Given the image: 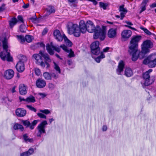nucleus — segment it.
<instances>
[{
	"mask_svg": "<svg viewBox=\"0 0 156 156\" xmlns=\"http://www.w3.org/2000/svg\"><path fill=\"white\" fill-rule=\"evenodd\" d=\"M141 39L140 36H136L133 37L130 42L129 46L128 51L130 54L132 55V59L133 61H136L139 58L140 59L143 58L147 52H144L143 50L140 51L138 50V42Z\"/></svg>",
	"mask_w": 156,
	"mask_h": 156,
	"instance_id": "nucleus-1",
	"label": "nucleus"
},
{
	"mask_svg": "<svg viewBox=\"0 0 156 156\" xmlns=\"http://www.w3.org/2000/svg\"><path fill=\"white\" fill-rule=\"evenodd\" d=\"M87 30L90 33H94L93 38L95 39L99 38L103 40L105 37L106 27L102 26V27L99 26H95L93 23L90 20L87 22Z\"/></svg>",
	"mask_w": 156,
	"mask_h": 156,
	"instance_id": "nucleus-2",
	"label": "nucleus"
},
{
	"mask_svg": "<svg viewBox=\"0 0 156 156\" xmlns=\"http://www.w3.org/2000/svg\"><path fill=\"white\" fill-rule=\"evenodd\" d=\"M33 57L36 60V63L40 65L42 68H44L46 65V68L48 69L50 67L48 62L51 61V59L49 58L48 55L44 54L41 51L38 54H34L33 55Z\"/></svg>",
	"mask_w": 156,
	"mask_h": 156,
	"instance_id": "nucleus-3",
	"label": "nucleus"
},
{
	"mask_svg": "<svg viewBox=\"0 0 156 156\" xmlns=\"http://www.w3.org/2000/svg\"><path fill=\"white\" fill-rule=\"evenodd\" d=\"M2 42L3 51L1 52L0 54L1 59L3 61L6 60L8 62L12 61V58L10 56V53L8 51V46L6 38H5Z\"/></svg>",
	"mask_w": 156,
	"mask_h": 156,
	"instance_id": "nucleus-4",
	"label": "nucleus"
},
{
	"mask_svg": "<svg viewBox=\"0 0 156 156\" xmlns=\"http://www.w3.org/2000/svg\"><path fill=\"white\" fill-rule=\"evenodd\" d=\"M67 27L69 34H73L76 37L80 36V32L79 27L77 24H74L71 22H69L67 24Z\"/></svg>",
	"mask_w": 156,
	"mask_h": 156,
	"instance_id": "nucleus-5",
	"label": "nucleus"
},
{
	"mask_svg": "<svg viewBox=\"0 0 156 156\" xmlns=\"http://www.w3.org/2000/svg\"><path fill=\"white\" fill-rule=\"evenodd\" d=\"M152 69H150L148 71H147L143 74V80L141 81V83L145 86H147L152 83L155 80L154 78H153L151 80L150 79V76L149 73L151 72Z\"/></svg>",
	"mask_w": 156,
	"mask_h": 156,
	"instance_id": "nucleus-6",
	"label": "nucleus"
},
{
	"mask_svg": "<svg viewBox=\"0 0 156 156\" xmlns=\"http://www.w3.org/2000/svg\"><path fill=\"white\" fill-rule=\"evenodd\" d=\"M99 43L98 41H96L92 43L90 45L92 53L95 55H98L100 52V48L99 47Z\"/></svg>",
	"mask_w": 156,
	"mask_h": 156,
	"instance_id": "nucleus-7",
	"label": "nucleus"
},
{
	"mask_svg": "<svg viewBox=\"0 0 156 156\" xmlns=\"http://www.w3.org/2000/svg\"><path fill=\"white\" fill-rule=\"evenodd\" d=\"M47 124V121L45 120L42 122L38 125L37 127V129L38 130V132L37 134V136L41 137V135L42 133H46L45 128L46 125Z\"/></svg>",
	"mask_w": 156,
	"mask_h": 156,
	"instance_id": "nucleus-8",
	"label": "nucleus"
},
{
	"mask_svg": "<svg viewBox=\"0 0 156 156\" xmlns=\"http://www.w3.org/2000/svg\"><path fill=\"white\" fill-rule=\"evenodd\" d=\"M152 43L149 40H146L143 42L141 45V49L144 52H149L150 51L149 49L152 47Z\"/></svg>",
	"mask_w": 156,
	"mask_h": 156,
	"instance_id": "nucleus-9",
	"label": "nucleus"
},
{
	"mask_svg": "<svg viewBox=\"0 0 156 156\" xmlns=\"http://www.w3.org/2000/svg\"><path fill=\"white\" fill-rule=\"evenodd\" d=\"M46 47L48 52L51 55H52L54 54L53 50H55L58 52H59L60 51V48L58 46H54L52 45V43H51L50 44H47Z\"/></svg>",
	"mask_w": 156,
	"mask_h": 156,
	"instance_id": "nucleus-10",
	"label": "nucleus"
},
{
	"mask_svg": "<svg viewBox=\"0 0 156 156\" xmlns=\"http://www.w3.org/2000/svg\"><path fill=\"white\" fill-rule=\"evenodd\" d=\"M37 120H35L31 124L29 121L28 120L22 121V122L24 126H26V127H30L31 129H33L34 128V126L37 124Z\"/></svg>",
	"mask_w": 156,
	"mask_h": 156,
	"instance_id": "nucleus-11",
	"label": "nucleus"
},
{
	"mask_svg": "<svg viewBox=\"0 0 156 156\" xmlns=\"http://www.w3.org/2000/svg\"><path fill=\"white\" fill-rule=\"evenodd\" d=\"M60 47L62 48L65 51L69 53L68 55V57L69 58L74 57L75 56L74 52L71 49H69L64 44L61 45Z\"/></svg>",
	"mask_w": 156,
	"mask_h": 156,
	"instance_id": "nucleus-12",
	"label": "nucleus"
},
{
	"mask_svg": "<svg viewBox=\"0 0 156 156\" xmlns=\"http://www.w3.org/2000/svg\"><path fill=\"white\" fill-rule=\"evenodd\" d=\"M54 35L55 38L58 41H62L63 39L64 34H61L60 31L58 30H55L53 33Z\"/></svg>",
	"mask_w": 156,
	"mask_h": 156,
	"instance_id": "nucleus-13",
	"label": "nucleus"
},
{
	"mask_svg": "<svg viewBox=\"0 0 156 156\" xmlns=\"http://www.w3.org/2000/svg\"><path fill=\"white\" fill-rule=\"evenodd\" d=\"M14 75V72L12 69L6 70L4 73V77L6 79L10 80L12 78Z\"/></svg>",
	"mask_w": 156,
	"mask_h": 156,
	"instance_id": "nucleus-14",
	"label": "nucleus"
},
{
	"mask_svg": "<svg viewBox=\"0 0 156 156\" xmlns=\"http://www.w3.org/2000/svg\"><path fill=\"white\" fill-rule=\"evenodd\" d=\"M117 34V28L110 29L108 32V37L111 38H115Z\"/></svg>",
	"mask_w": 156,
	"mask_h": 156,
	"instance_id": "nucleus-15",
	"label": "nucleus"
},
{
	"mask_svg": "<svg viewBox=\"0 0 156 156\" xmlns=\"http://www.w3.org/2000/svg\"><path fill=\"white\" fill-rule=\"evenodd\" d=\"M79 27L80 33H85L87 30V23L85 24L84 21L83 20L80 21Z\"/></svg>",
	"mask_w": 156,
	"mask_h": 156,
	"instance_id": "nucleus-16",
	"label": "nucleus"
},
{
	"mask_svg": "<svg viewBox=\"0 0 156 156\" xmlns=\"http://www.w3.org/2000/svg\"><path fill=\"white\" fill-rule=\"evenodd\" d=\"M119 11L120 13V20H122L127 12V10L126 8H124V5H122L120 6Z\"/></svg>",
	"mask_w": 156,
	"mask_h": 156,
	"instance_id": "nucleus-17",
	"label": "nucleus"
},
{
	"mask_svg": "<svg viewBox=\"0 0 156 156\" xmlns=\"http://www.w3.org/2000/svg\"><path fill=\"white\" fill-rule=\"evenodd\" d=\"M26 111L21 108H18L16 111V115L18 116L22 117L25 116L26 114Z\"/></svg>",
	"mask_w": 156,
	"mask_h": 156,
	"instance_id": "nucleus-18",
	"label": "nucleus"
},
{
	"mask_svg": "<svg viewBox=\"0 0 156 156\" xmlns=\"http://www.w3.org/2000/svg\"><path fill=\"white\" fill-rule=\"evenodd\" d=\"M132 34V31L130 30H124L122 32L121 36L122 38L127 39L131 36Z\"/></svg>",
	"mask_w": 156,
	"mask_h": 156,
	"instance_id": "nucleus-19",
	"label": "nucleus"
},
{
	"mask_svg": "<svg viewBox=\"0 0 156 156\" xmlns=\"http://www.w3.org/2000/svg\"><path fill=\"white\" fill-rule=\"evenodd\" d=\"M46 84L45 81L42 79H39L36 82V85L37 87L42 88L44 87Z\"/></svg>",
	"mask_w": 156,
	"mask_h": 156,
	"instance_id": "nucleus-20",
	"label": "nucleus"
},
{
	"mask_svg": "<svg viewBox=\"0 0 156 156\" xmlns=\"http://www.w3.org/2000/svg\"><path fill=\"white\" fill-rule=\"evenodd\" d=\"M16 67L18 72H22L25 69L24 63L21 62H19L16 64Z\"/></svg>",
	"mask_w": 156,
	"mask_h": 156,
	"instance_id": "nucleus-21",
	"label": "nucleus"
},
{
	"mask_svg": "<svg viewBox=\"0 0 156 156\" xmlns=\"http://www.w3.org/2000/svg\"><path fill=\"white\" fill-rule=\"evenodd\" d=\"M124 65V63L123 61L122 60L120 61L119 63L118 69H117V73L118 74H120L123 71Z\"/></svg>",
	"mask_w": 156,
	"mask_h": 156,
	"instance_id": "nucleus-22",
	"label": "nucleus"
},
{
	"mask_svg": "<svg viewBox=\"0 0 156 156\" xmlns=\"http://www.w3.org/2000/svg\"><path fill=\"white\" fill-rule=\"evenodd\" d=\"M19 90L20 94L22 95H25L27 93V88L23 84H21L19 87Z\"/></svg>",
	"mask_w": 156,
	"mask_h": 156,
	"instance_id": "nucleus-23",
	"label": "nucleus"
},
{
	"mask_svg": "<svg viewBox=\"0 0 156 156\" xmlns=\"http://www.w3.org/2000/svg\"><path fill=\"white\" fill-rule=\"evenodd\" d=\"M149 60H156V53L153 54L149 56L147 58L145 59L143 61V63H146V61Z\"/></svg>",
	"mask_w": 156,
	"mask_h": 156,
	"instance_id": "nucleus-24",
	"label": "nucleus"
},
{
	"mask_svg": "<svg viewBox=\"0 0 156 156\" xmlns=\"http://www.w3.org/2000/svg\"><path fill=\"white\" fill-rule=\"evenodd\" d=\"M125 75L128 77H129L133 75L132 70L129 68H126L125 71Z\"/></svg>",
	"mask_w": 156,
	"mask_h": 156,
	"instance_id": "nucleus-25",
	"label": "nucleus"
},
{
	"mask_svg": "<svg viewBox=\"0 0 156 156\" xmlns=\"http://www.w3.org/2000/svg\"><path fill=\"white\" fill-rule=\"evenodd\" d=\"M33 152V149L30 148L28 151L21 153L20 154V156H28L32 154Z\"/></svg>",
	"mask_w": 156,
	"mask_h": 156,
	"instance_id": "nucleus-26",
	"label": "nucleus"
},
{
	"mask_svg": "<svg viewBox=\"0 0 156 156\" xmlns=\"http://www.w3.org/2000/svg\"><path fill=\"white\" fill-rule=\"evenodd\" d=\"M17 22V20L16 18H12L9 21V24L10 28H12Z\"/></svg>",
	"mask_w": 156,
	"mask_h": 156,
	"instance_id": "nucleus-27",
	"label": "nucleus"
},
{
	"mask_svg": "<svg viewBox=\"0 0 156 156\" xmlns=\"http://www.w3.org/2000/svg\"><path fill=\"white\" fill-rule=\"evenodd\" d=\"M36 101L34 97L30 95L26 98V102L28 103H34Z\"/></svg>",
	"mask_w": 156,
	"mask_h": 156,
	"instance_id": "nucleus-28",
	"label": "nucleus"
},
{
	"mask_svg": "<svg viewBox=\"0 0 156 156\" xmlns=\"http://www.w3.org/2000/svg\"><path fill=\"white\" fill-rule=\"evenodd\" d=\"M13 129H20L21 131L24 130V128L23 126L18 123H16L13 126Z\"/></svg>",
	"mask_w": 156,
	"mask_h": 156,
	"instance_id": "nucleus-29",
	"label": "nucleus"
},
{
	"mask_svg": "<svg viewBox=\"0 0 156 156\" xmlns=\"http://www.w3.org/2000/svg\"><path fill=\"white\" fill-rule=\"evenodd\" d=\"M69 5L72 7H75L76 6V0H68Z\"/></svg>",
	"mask_w": 156,
	"mask_h": 156,
	"instance_id": "nucleus-30",
	"label": "nucleus"
},
{
	"mask_svg": "<svg viewBox=\"0 0 156 156\" xmlns=\"http://www.w3.org/2000/svg\"><path fill=\"white\" fill-rule=\"evenodd\" d=\"M18 58L19 59V62H23V63L24 62H26L27 60V57L23 55H20L18 56Z\"/></svg>",
	"mask_w": 156,
	"mask_h": 156,
	"instance_id": "nucleus-31",
	"label": "nucleus"
},
{
	"mask_svg": "<svg viewBox=\"0 0 156 156\" xmlns=\"http://www.w3.org/2000/svg\"><path fill=\"white\" fill-rule=\"evenodd\" d=\"M63 39H64L65 43L68 46L71 47L72 45V43L69 40L65 35H64Z\"/></svg>",
	"mask_w": 156,
	"mask_h": 156,
	"instance_id": "nucleus-32",
	"label": "nucleus"
},
{
	"mask_svg": "<svg viewBox=\"0 0 156 156\" xmlns=\"http://www.w3.org/2000/svg\"><path fill=\"white\" fill-rule=\"evenodd\" d=\"M47 10L49 14L54 13L55 12L54 7L52 6H49L47 9Z\"/></svg>",
	"mask_w": 156,
	"mask_h": 156,
	"instance_id": "nucleus-33",
	"label": "nucleus"
},
{
	"mask_svg": "<svg viewBox=\"0 0 156 156\" xmlns=\"http://www.w3.org/2000/svg\"><path fill=\"white\" fill-rule=\"evenodd\" d=\"M25 41L28 43L31 42L32 40L33 39V37L32 36L30 35H27L25 37Z\"/></svg>",
	"mask_w": 156,
	"mask_h": 156,
	"instance_id": "nucleus-34",
	"label": "nucleus"
},
{
	"mask_svg": "<svg viewBox=\"0 0 156 156\" xmlns=\"http://www.w3.org/2000/svg\"><path fill=\"white\" fill-rule=\"evenodd\" d=\"M105 57V55L102 52H101L100 55L96 58L95 60L96 62L98 63H99L101 61V59L104 58Z\"/></svg>",
	"mask_w": 156,
	"mask_h": 156,
	"instance_id": "nucleus-35",
	"label": "nucleus"
},
{
	"mask_svg": "<svg viewBox=\"0 0 156 156\" xmlns=\"http://www.w3.org/2000/svg\"><path fill=\"white\" fill-rule=\"evenodd\" d=\"M43 76L44 78L47 80L51 79V75L49 73L46 72L43 73Z\"/></svg>",
	"mask_w": 156,
	"mask_h": 156,
	"instance_id": "nucleus-36",
	"label": "nucleus"
},
{
	"mask_svg": "<svg viewBox=\"0 0 156 156\" xmlns=\"http://www.w3.org/2000/svg\"><path fill=\"white\" fill-rule=\"evenodd\" d=\"M17 38L18 41L21 43H23L25 41V37L22 35H17Z\"/></svg>",
	"mask_w": 156,
	"mask_h": 156,
	"instance_id": "nucleus-37",
	"label": "nucleus"
},
{
	"mask_svg": "<svg viewBox=\"0 0 156 156\" xmlns=\"http://www.w3.org/2000/svg\"><path fill=\"white\" fill-rule=\"evenodd\" d=\"M23 137L24 140L26 142H31L33 141V140L32 139H30L28 138V136L27 134H24L23 136Z\"/></svg>",
	"mask_w": 156,
	"mask_h": 156,
	"instance_id": "nucleus-38",
	"label": "nucleus"
},
{
	"mask_svg": "<svg viewBox=\"0 0 156 156\" xmlns=\"http://www.w3.org/2000/svg\"><path fill=\"white\" fill-rule=\"evenodd\" d=\"M99 5L101 8H103L104 9H105L108 5V4L100 2H99Z\"/></svg>",
	"mask_w": 156,
	"mask_h": 156,
	"instance_id": "nucleus-39",
	"label": "nucleus"
},
{
	"mask_svg": "<svg viewBox=\"0 0 156 156\" xmlns=\"http://www.w3.org/2000/svg\"><path fill=\"white\" fill-rule=\"evenodd\" d=\"M53 63L54 65V68L59 73H60L61 70L60 67L58 65L56 64L55 62H53Z\"/></svg>",
	"mask_w": 156,
	"mask_h": 156,
	"instance_id": "nucleus-40",
	"label": "nucleus"
},
{
	"mask_svg": "<svg viewBox=\"0 0 156 156\" xmlns=\"http://www.w3.org/2000/svg\"><path fill=\"white\" fill-rule=\"evenodd\" d=\"M20 31L22 32H25L26 30V26L24 25H21L20 27Z\"/></svg>",
	"mask_w": 156,
	"mask_h": 156,
	"instance_id": "nucleus-41",
	"label": "nucleus"
},
{
	"mask_svg": "<svg viewBox=\"0 0 156 156\" xmlns=\"http://www.w3.org/2000/svg\"><path fill=\"white\" fill-rule=\"evenodd\" d=\"M26 107L28 108L31 111L34 112H36L37 111L36 109L31 105H27Z\"/></svg>",
	"mask_w": 156,
	"mask_h": 156,
	"instance_id": "nucleus-42",
	"label": "nucleus"
},
{
	"mask_svg": "<svg viewBox=\"0 0 156 156\" xmlns=\"http://www.w3.org/2000/svg\"><path fill=\"white\" fill-rule=\"evenodd\" d=\"M140 29L144 31V32L146 33L148 35H151V33L148 30H147V29L144 28L143 27H140Z\"/></svg>",
	"mask_w": 156,
	"mask_h": 156,
	"instance_id": "nucleus-43",
	"label": "nucleus"
},
{
	"mask_svg": "<svg viewBox=\"0 0 156 156\" xmlns=\"http://www.w3.org/2000/svg\"><path fill=\"white\" fill-rule=\"evenodd\" d=\"M37 115L41 118L46 119V116L42 113H39L37 114Z\"/></svg>",
	"mask_w": 156,
	"mask_h": 156,
	"instance_id": "nucleus-44",
	"label": "nucleus"
},
{
	"mask_svg": "<svg viewBox=\"0 0 156 156\" xmlns=\"http://www.w3.org/2000/svg\"><path fill=\"white\" fill-rule=\"evenodd\" d=\"M5 5L4 4H2V5L0 6V12L3 11L5 9Z\"/></svg>",
	"mask_w": 156,
	"mask_h": 156,
	"instance_id": "nucleus-45",
	"label": "nucleus"
},
{
	"mask_svg": "<svg viewBox=\"0 0 156 156\" xmlns=\"http://www.w3.org/2000/svg\"><path fill=\"white\" fill-rule=\"evenodd\" d=\"M40 112L46 114H48L50 113V112L48 109L41 110H40Z\"/></svg>",
	"mask_w": 156,
	"mask_h": 156,
	"instance_id": "nucleus-46",
	"label": "nucleus"
},
{
	"mask_svg": "<svg viewBox=\"0 0 156 156\" xmlns=\"http://www.w3.org/2000/svg\"><path fill=\"white\" fill-rule=\"evenodd\" d=\"M35 72L36 74L38 76H39L41 73L40 70L38 68H35Z\"/></svg>",
	"mask_w": 156,
	"mask_h": 156,
	"instance_id": "nucleus-47",
	"label": "nucleus"
},
{
	"mask_svg": "<svg viewBox=\"0 0 156 156\" xmlns=\"http://www.w3.org/2000/svg\"><path fill=\"white\" fill-rule=\"evenodd\" d=\"M30 20L33 22L34 23H37V20L36 17L35 18L31 17L30 18Z\"/></svg>",
	"mask_w": 156,
	"mask_h": 156,
	"instance_id": "nucleus-48",
	"label": "nucleus"
},
{
	"mask_svg": "<svg viewBox=\"0 0 156 156\" xmlns=\"http://www.w3.org/2000/svg\"><path fill=\"white\" fill-rule=\"evenodd\" d=\"M149 0H143L141 3L142 5L145 6Z\"/></svg>",
	"mask_w": 156,
	"mask_h": 156,
	"instance_id": "nucleus-49",
	"label": "nucleus"
},
{
	"mask_svg": "<svg viewBox=\"0 0 156 156\" xmlns=\"http://www.w3.org/2000/svg\"><path fill=\"white\" fill-rule=\"evenodd\" d=\"M48 31V30L47 28H44L42 32V35H44L45 34L47 33Z\"/></svg>",
	"mask_w": 156,
	"mask_h": 156,
	"instance_id": "nucleus-50",
	"label": "nucleus"
},
{
	"mask_svg": "<svg viewBox=\"0 0 156 156\" xmlns=\"http://www.w3.org/2000/svg\"><path fill=\"white\" fill-rule=\"evenodd\" d=\"M38 94L40 96H41L43 98L45 97L46 96V95L44 93H39Z\"/></svg>",
	"mask_w": 156,
	"mask_h": 156,
	"instance_id": "nucleus-51",
	"label": "nucleus"
},
{
	"mask_svg": "<svg viewBox=\"0 0 156 156\" xmlns=\"http://www.w3.org/2000/svg\"><path fill=\"white\" fill-rule=\"evenodd\" d=\"M18 19L20 21L22 22H23V18L21 16H18Z\"/></svg>",
	"mask_w": 156,
	"mask_h": 156,
	"instance_id": "nucleus-52",
	"label": "nucleus"
},
{
	"mask_svg": "<svg viewBox=\"0 0 156 156\" xmlns=\"http://www.w3.org/2000/svg\"><path fill=\"white\" fill-rule=\"evenodd\" d=\"M141 12H142L144 11H145L146 9V6L144 5H142L141 7Z\"/></svg>",
	"mask_w": 156,
	"mask_h": 156,
	"instance_id": "nucleus-53",
	"label": "nucleus"
},
{
	"mask_svg": "<svg viewBox=\"0 0 156 156\" xmlns=\"http://www.w3.org/2000/svg\"><path fill=\"white\" fill-rule=\"evenodd\" d=\"M150 7L151 8H154L156 7V3H154L151 4L150 5Z\"/></svg>",
	"mask_w": 156,
	"mask_h": 156,
	"instance_id": "nucleus-54",
	"label": "nucleus"
},
{
	"mask_svg": "<svg viewBox=\"0 0 156 156\" xmlns=\"http://www.w3.org/2000/svg\"><path fill=\"white\" fill-rule=\"evenodd\" d=\"M51 77H53L56 79L58 78V76L56 75L55 73H52L51 74Z\"/></svg>",
	"mask_w": 156,
	"mask_h": 156,
	"instance_id": "nucleus-55",
	"label": "nucleus"
},
{
	"mask_svg": "<svg viewBox=\"0 0 156 156\" xmlns=\"http://www.w3.org/2000/svg\"><path fill=\"white\" fill-rule=\"evenodd\" d=\"M124 22L129 25L132 26L133 25V24L129 21H125Z\"/></svg>",
	"mask_w": 156,
	"mask_h": 156,
	"instance_id": "nucleus-56",
	"label": "nucleus"
},
{
	"mask_svg": "<svg viewBox=\"0 0 156 156\" xmlns=\"http://www.w3.org/2000/svg\"><path fill=\"white\" fill-rule=\"evenodd\" d=\"M19 98L20 101H26V99H25L23 98H22L20 96L19 97Z\"/></svg>",
	"mask_w": 156,
	"mask_h": 156,
	"instance_id": "nucleus-57",
	"label": "nucleus"
},
{
	"mask_svg": "<svg viewBox=\"0 0 156 156\" xmlns=\"http://www.w3.org/2000/svg\"><path fill=\"white\" fill-rule=\"evenodd\" d=\"M125 26L126 27H128L129 28L131 29H132V30H136L134 28H133V27L131 26H129L128 25H125Z\"/></svg>",
	"mask_w": 156,
	"mask_h": 156,
	"instance_id": "nucleus-58",
	"label": "nucleus"
},
{
	"mask_svg": "<svg viewBox=\"0 0 156 156\" xmlns=\"http://www.w3.org/2000/svg\"><path fill=\"white\" fill-rule=\"evenodd\" d=\"M109 48L108 47H107L103 49V51L104 52H107L109 49Z\"/></svg>",
	"mask_w": 156,
	"mask_h": 156,
	"instance_id": "nucleus-59",
	"label": "nucleus"
},
{
	"mask_svg": "<svg viewBox=\"0 0 156 156\" xmlns=\"http://www.w3.org/2000/svg\"><path fill=\"white\" fill-rule=\"evenodd\" d=\"M29 6V4H24V5L23 6V7L24 9H26Z\"/></svg>",
	"mask_w": 156,
	"mask_h": 156,
	"instance_id": "nucleus-60",
	"label": "nucleus"
},
{
	"mask_svg": "<svg viewBox=\"0 0 156 156\" xmlns=\"http://www.w3.org/2000/svg\"><path fill=\"white\" fill-rule=\"evenodd\" d=\"M102 129L103 131H105L107 129V127L106 126H104L103 127Z\"/></svg>",
	"mask_w": 156,
	"mask_h": 156,
	"instance_id": "nucleus-61",
	"label": "nucleus"
},
{
	"mask_svg": "<svg viewBox=\"0 0 156 156\" xmlns=\"http://www.w3.org/2000/svg\"><path fill=\"white\" fill-rule=\"evenodd\" d=\"M15 87H13L11 90V92L12 93H14L16 92V90H15Z\"/></svg>",
	"mask_w": 156,
	"mask_h": 156,
	"instance_id": "nucleus-62",
	"label": "nucleus"
},
{
	"mask_svg": "<svg viewBox=\"0 0 156 156\" xmlns=\"http://www.w3.org/2000/svg\"><path fill=\"white\" fill-rule=\"evenodd\" d=\"M53 85L52 83L49 84V87L50 88L53 87Z\"/></svg>",
	"mask_w": 156,
	"mask_h": 156,
	"instance_id": "nucleus-63",
	"label": "nucleus"
},
{
	"mask_svg": "<svg viewBox=\"0 0 156 156\" xmlns=\"http://www.w3.org/2000/svg\"><path fill=\"white\" fill-rule=\"evenodd\" d=\"M54 120V119L52 118L50 119H49V122H50V123H51V122L52 121H53Z\"/></svg>",
	"mask_w": 156,
	"mask_h": 156,
	"instance_id": "nucleus-64",
	"label": "nucleus"
}]
</instances>
